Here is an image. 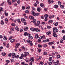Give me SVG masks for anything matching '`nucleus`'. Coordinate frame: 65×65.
I'll use <instances>...</instances> for the list:
<instances>
[{
	"label": "nucleus",
	"mask_w": 65,
	"mask_h": 65,
	"mask_svg": "<svg viewBox=\"0 0 65 65\" xmlns=\"http://www.w3.org/2000/svg\"><path fill=\"white\" fill-rule=\"evenodd\" d=\"M30 29L31 31H32V32H34V31L40 32V30L39 29H38L36 28H31Z\"/></svg>",
	"instance_id": "nucleus-1"
},
{
	"label": "nucleus",
	"mask_w": 65,
	"mask_h": 65,
	"mask_svg": "<svg viewBox=\"0 0 65 65\" xmlns=\"http://www.w3.org/2000/svg\"><path fill=\"white\" fill-rule=\"evenodd\" d=\"M53 33H56L58 32V29H57V27H54L53 28Z\"/></svg>",
	"instance_id": "nucleus-2"
},
{
	"label": "nucleus",
	"mask_w": 65,
	"mask_h": 65,
	"mask_svg": "<svg viewBox=\"0 0 65 65\" xmlns=\"http://www.w3.org/2000/svg\"><path fill=\"white\" fill-rule=\"evenodd\" d=\"M12 58L14 59L15 58V53H12Z\"/></svg>",
	"instance_id": "nucleus-3"
},
{
	"label": "nucleus",
	"mask_w": 65,
	"mask_h": 65,
	"mask_svg": "<svg viewBox=\"0 0 65 65\" xmlns=\"http://www.w3.org/2000/svg\"><path fill=\"white\" fill-rule=\"evenodd\" d=\"M31 13L33 15L35 16V12H34V11H31Z\"/></svg>",
	"instance_id": "nucleus-4"
},
{
	"label": "nucleus",
	"mask_w": 65,
	"mask_h": 65,
	"mask_svg": "<svg viewBox=\"0 0 65 65\" xmlns=\"http://www.w3.org/2000/svg\"><path fill=\"white\" fill-rule=\"evenodd\" d=\"M53 36H54V37H57L58 36V35H57L56 34L55 32H53Z\"/></svg>",
	"instance_id": "nucleus-5"
},
{
	"label": "nucleus",
	"mask_w": 65,
	"mask_h": 65,
	"mask_svg": "<svg viewBox=\"0 0 65 65\" xmlns=\"http://www.w3.org/2000/svg\"><path fill=\"white\" fill-rule=\"evenodd\" d=\"M21 21L22 23H24L26 21V20L24 18H22L21 19Z\"/></svg>",
	"instance_id": "nucleus-6"
},
{
	"label": "nucleus",
	"mask_w": 65,
	"mask_h": 65,
	"mask_svg": "<svg viewBox=\"0 0 65 65\" xmlns=\"http://www.w3.org/2000/svg\"><path fill=\"white\" fill-rule=\"evenodd\" d=\"M30 61L31 62H33L34 61V57H32L31 59H30Z\"/></svg>",
	"instance_id": "nucleus-7"
},
{
	"label": "nucleus",
	"mask_w": 65,
	"mask_h": 65,
	"mask_svg": "<svg viewBox=\"0 0 65 65\" xmlns=\"http://www.w3.org/2000/svg\"><path fill=\"white\" fill-rule=\"evenodd\" d=\"M53 24L55 26H58V22H56V23H54Z\"/></svg>",
	"instance_id": "nucleus-8"
},
{
	"label": "nucleus",
	"mask_w": 65,
	"mask_h": 65,
	"mask_svg": "<svg viewBox=\"0 0 65 65\" xmlns=\"http://www.w3.org/2000/svg\"><path fill=\"white\" fill-rule=\"evenodd\" d=\"M51 33H52V32L51 31H48L46 32V34L47 35H50Z\"/></svg>",
	"instance_id": "nucleus-9"
},
{
	"label": "nucleus",
	"mask_w": 65,
	"mask_h": 65,
	"mask_svg": "<svg viewBox=\"0 0 65 65\" xmlns=\"http://www.w3.org/2000/svg\"><path fill=\"white\" fill-rule=\"evenodd\" d=\"M40 6H41V7H44V5L42 3H41Z\"/></svg>",
	"instance_id": "nucleus-10"
},
{
	"label": "nucleus",
	"mask_w": 65,
	"mask_h": 65,
	"mask_svg": "<svg viewBox=\"0 0 65 65\" xmlns=\"http://www.w3.org/2000/svg\"><path fill=\"white\" fill-rule=\"evenodd\" d=\"M28 27H26L24 28V31H27L28 30Z\"/></svg>",
	"instance_id": "nucleus-11"
},
{
	"label": "nucleus",
	"mask_w": 65,
	"mask_h": 65,
	"mask_svg": "<svg viewBox=\"0 0 65 65\" xmlns=\"http://www.w3.org/2000/svg\"><path fill=\"white\" fill-rule=\"evenodd\" d=\"M23 53L21 55V57H19V59H22V58H23Z\"/></svg>",
	"instance_id": "nucleus-12"
},
{
	"label": "nucleus",
	"mask_w": 65,
	"mask_h": 65,
	"mask_svg": "<svg viewBox=\"0 0 65 65\" xmlns=\"http://www.w3.org/2000/svg\"><path fill=\"white\" fill-rule=\"evenodd\" d=\"M14 41H15V40L13 39H12L10 40V42L11 43H13Z\"/></svg>",
	"instance_id": "nucleus-13"
},
{
	"label": "nucleus",
	"mask_w": 65,
	"mask_h": 65,
	"mask_svg": "<svg viewBox=\"0 0 65 65\" xmlns=\"http://www.w3.org/2000/svg\"><path fill=\"white\" fill-rule=\"evenodd\" d=\"M15 30H16L17 31H19V30H20L19 29V28L18 27V26L16 27L15 28Z\"/></svg>",
	"instance_id": "nucleus-14"
},
{
	"label": "nucleus",
	"mask_w": 65,
	"mask_h": 65,
	"mask_svg": "<svg viewBox=\"0 0 65 65\" xmlns=\"http://www.w3.org/2000/svg\"><path fill=\"white\" fill-rule=\"evenodd\" d=\"M8 3L10 5L11 4V2L10 0H8Z\"/></svg>",
	"instance_id": "nucleus-15"
},
{
	"label": "nucleus",
	"mask_w": 65,
	"mask_h": 65,
	"mask_svg": "<svg viewBox=\"0 0 65 65\" xmlns=\"http://www.w3.org/2000/svg\"><path fill=\"white\" fill-rule=\"evenodd\" d=\"M24 54H26V56L27 55L28 56H29V53L28 52H24Z\"/></svg>",
	"instance_id": "nucleus-16"
},
{
	"label": "nucleus",
	"mask_w": 65,
	"mask_h": 65,
	"mask_svg": "<svg viewBox=\"0 0 65 65\" xmlns=\"http://www.w3.org/2000/svg\"><path fill=\"white\" fill-rule=\"evenodd\" d=\"M37 10L39 12H40V10H41V9H40V8H38L37 9Z\"/></svg>",
	"instance_id": "nucleus-17"
},
{
	"label": "nucleus",
	"mask_w": 65,
	"mask_h": 65,
	"mask_svg": "<svg viewBox=\"0 0 65 65\" xmlns=\"http://www.w3.org/2000/svg\"><path fill=\"white\" fill-rule=\"evenodd\" d=\"M35 37L36 38H39V37L38 36V35L37 34L35 36Z\"/></svg>",
	"instance_id": "nucleus-18"
},
{
	"label": "nucleus",
	"mask_w": 65,
	"mask_h": 65,
	"mask_svg": "<svg viewBox=\"0 0 65 65\" xmlns=\"http://www.w3.org/2000/svg\"><path fill=\"white\" fill-rule=\"evenodd\" d=\"M27 42H28V43H32V41L30 40H27Z\"/></svg>",
	"instance_id": "nucleus-19"
},
{
	"label": "nucleus",
	"mask_w": 65,
	"mask_h": 65,
	"mask_svg": "<svg viewBox=\"0 0 65 65\" xmlns=\"http://www.w3.org/2000/svg\"><path fill=\"white\" fill-rule=\"evenodd\" d=\"M4 38H3L4 40H7V38L6 37V36H4Z\"/></svg>",
	"instance_id": "nucleus-20"
},
{
	"label": "nucleus",
	"mask_w": 65,
	"mask_h": 65,
	"mask_svg": "<svg viewBox=\"0 0 65 65\" xmlns=\"http://www.w3.org/2000/svg\"><path fill=\"white\" fill-rule=\"evenodd\" d=\"M48 15L47 14H45L44 15V17L45 18H47V17H48Z\"/></svg>",
	"instance_id": "nucleus-21"
},
{
	"label": "nucleus",
	"mask_w": 65,
	"mask_h": 65,
	"mask_svg": "<svg viewBox=\"0 0 65 65\" xmlns=\"http://www.w3.org/2000/svg\"><path fill=\"white\" fill-rule=\"evenodd\" d=\"M22 49L24 50H25V51H27V48L24 47L23 46L22 47Z\"/></svg>",
	"instance_id": "nucleus-22"
},
{
	"label": "nucleus",
	"mask_w": 65,
	"mask_h": 65,
	"mask_svg": "<svg viewBox=\"0 0 65 65\" xmlns=\"http://www.w3.org/2000/svg\"><path fill=\"white\" fill-rule=\"evenodd\" d=\"M2 56H5V55H6V53H2Z\"/></svg>",
	"instance_id": "nucleus-23"
},
{
	"label": "nucleus",
	"mask_w": 65,
	"mask_h": 65,
	"mask_svg": "<svg viewBox=\"0 0 65 65\" xmlns=\"http://www.w3.org/2000/svg\"><path fill=\"white\" fill-rule=\"evenodd\" d=\"M1 23L2 24V25H4V22H3V20H1Z\"/></svg>",
	"instance_id": "nucleus-24"
},
{
	"label": "nucleus",
	"mask_w": 65,
	"mask_h": 65,
	"mask_svg": "<svg viewBox=\"0 0 65 65\" xmlns=\"http://www.w3.org/2000/svg\"><path fill=\"white\" fill-rule=\"evenodd\" d=\"M46 27L47 28H48V29H51V28H52L51 26H50L47 25Z\"/></svg>",
	"instance_id": "nucleus-25"
},
{
	"label": "nucleus",
	"mask_w": 65,
	"mask_h": 65,
	"mask_svg": "<svg viewBox=\"0 0 65 65\" xmlns=\"http://www.w3.org/2000/svg\"><path fill=\"white\" fill-rule=\"evenodd\" d=\"M39 27L42 30H43V27H42L41 25Z\"/></svg>",
	"instance_id": "nucleus-26"
},
{
	"label": "nucleus",
	"mask_w": 65,
	"mask_h": 65,
	"mask_svg": "<svg viewBox=\"0 0 65 65\" xmlns=\"http://www.w3.org/2000/svg\"><path fill=\"white\" fill-rule=\"evenodd\" d=\"M29 39H32L33 38V37H32V36H30L29 37Z\"/></svg>",
	"instance_id": "nucleus-27"
},
{
	"label": "nucleus",
	"mask_w": 65,
	"mask_h": 65,
	"mask_svg": "<svg viewBox=\"0 0 65 65\" xmlns=\"http://www.w3.org/2000/svg\"><path fill=\"white\" fill-rule=\"evenodd\" d=\"M58 7V6L57 5H55L54 6V7L55 8H57Z\"/></svg>",
	"instance_id": "nucleus-28"
},
{
	"label": "nucleus",
	"mask_w": 65,
	"mask_h": 65,
	"mask_svg": "<svg viewBox=\"0 0 65 65\" xmlns=\"http://www.w3.org/2000/svg\"><path fill=\"white\" fill-rule=\"evenodd\" d=\"M24 54H24L23 55V57H26L27 56V54H26V53H24Z\"/></svg>",
	"instance_id": "nucleus-29"
},
{
	"label": "nucleus",
	"mask_w": 65,
	"mask_h": 65,
	"mask_svg": "<svg viewBox=\"0 0 65 65\" xmlns=\"http://www.w3.org/2000/svg\"><path fill=\"white\" fill-rule=\"evenodd\" d=\"M59 64V63H58V62H55L54 63V65H58Z\"/></svg>",
	"instance_id": "nucleus-30"
},
{
	"label": "nucleus",
	"mask_w": 65,
	"mask_h": 65,
	"mask_svg": "<svg viewBox=\"0 0 65 65\" xmlns=\"http://www.w3.org/2000/svg\"><path fill=\"white\" fill-rule=\"evenodd\" d=\"M58 4L59 5H61V3L60 1H59L58 3Z\"/></svg>",
	"instance_id": "nucleus-31"
},
{
	"label": "nucleus",
	"mask_w": 65,
	"mask_h": 65,
	"mask_svg": "<svg viewBox=\"0 0 65 65\" xmlns=\"http://www.w3.org/2000/svg\"><path fill=\"white\" fill-rule=\"evenodd\" d=\"M60 42L61 43H62L63 42V40H60Z\"/></svg>",
	"instance_id": "nucleus-32"
},
{
	"label": "nucleus",
	"mask_w": 65,
	"mask_h": 65,
	"mask_svg": "<svg viewBox=\"0 0 65 65\" xmlns=\"http://www.w3.org/2000/svg\"><path fill=\"white\" fill-rule=\"evenodd\" d=\"M38 46L39 47H42V45H41L40 44H38Z\"/></svg>",
	"instance_id": "nucleus-33"
},
{
	"label": "nucleus",
	"mask_w": 65,
	"mask_h": 65,
	"mask_svg": "<svg viewBox=\"0 0 65 65\" xmlns=\"http://www.w3.org/2000/svg\"><path fill=\"white\" fill-rule=\"evenodd\" d=\"M1 11H4V9L3 8H2V7H1Z\"/></svg>",
	"instance_id": "nucleus-34"
},
{
	"label": "nucleus",
	"mask_w": 65,
	"mask_h": 65,
	"mask_svg": "<svg viewBox=\"0 0 65 65\" xmlns=\"http://www.w3.org/2000/svg\"><path fill=\"white\" fill-rule=\"evenodd\" d=\"M34 21H33V23H36V20L35 19H34Z\"/></svg>",
	"instance_id": "nucleus-35"
},
{
	"label": "nucleus",
	"mask_w": 65,
	"mask_h": 65,
	"mask_svg": "<svg viewBox=\"0 0 65 65\" xmlns=\"http://www.w3.org/2000/svg\"><path fill=\"white\" fill-rule=\"evenodd\" d=\"M28 34V33L27 32H25L24 33V35L25 36H27Z\"/></svg>",
	"instance_id": "nucleus-36"
},
{
	"label": "nucleus",
	"mask_w": 65,
	"mask_h": 65,
	"mask_svg": "<svg viewBox=\"0 0 65 65\" xmlns=\"http://www.w3.org/2000/svg\"><path fill=\"white\" fill-rule=\"evenodd\" d=\"M57 58H60L61 57V56H60L59 55H57Z\"/></svg>",
	"instance_id": "nucleus-37"
},
{
	"label": "nucleus",
	"mask_w": 65,
	"mask_h": 65,
	"mask_svg": "<svg viewBox=\"0 0 65 65\" xmlns=\"http://www.w3.org/2000/svg\"><path fill=\"white\" fill-rule=\"evenodd\" d=\"M26 8L27 9H29L30 8V6L26 7Z\"/></svg>",
	"instance_id": "nucleus-38"
},
{
	"label": "nucleus",
	"mask_w": 65,
	"mask_h": 65,
	"mask_svg": "<svg viewBox=\"0 0 65 65\" xmlns=\"http://www.w3.org/2000/svg\"><path fill=\"white\" fill-rule=\"evenodd\" d=\"M11 25L12 26H15V24L14 23H13L11 24Z\"/></svg>",
	"instance_id": "nucleus-39"
},
{
	"label": "nucleus",
	"mask_w": 65,
	"mask_h": 65,
	"mask_svg": "<svg viewBox=\"0 0 65 65\" xmlns=\"http://www.w3.org/2000/svg\"><path fill=\"white\" fill-rule=\"evenodd\" d=\"M42 38H43V39H45V36H42Z\"/></svg>",
	"instance_id": "nucleus-40"
},
{
	"label": "nucleus",
	"mask_w": 65,
	"mask_h": 65,
	"mask_svg": "<svg viewBox=\"0 0 65 65\" xmlns=\"http://www.w3.org/2000/svg\"><path fill=\"white\" fill-rule=\"evenodd\" d=\"M25 12L27 13H29V11L28 10H26L25 11Z\"/></svg>",
	"instance_id": "nucleus-41"
},
{
	"label": "nucleus",
	"mask_w": 65,
	"mask_h": 65,
	"mask_svg": "<svg viewBox=\"0 0 65 65\" xmlns=\"http://www.w3.org/2000/svg\"><path fill=\"white\" fill-rule=\"evenodd\" d=\"M22 8L23 10H24L25 9V7L24 6H22Z\"/></svg>",
	"instance_id": "nucleus-42"
},
{
	"label": "nucleus",
	"mask_w": 65,
	"mask_h": 65,
	"mask_svg": "<svg viewBox=\"0 0 65 65\" xmlns=\"http://www.w3.org/2000/svg\"><path fill=\"white\" fill-rule=\"evenodd\" d=\"M49 45H52V42H50L48 43Z\"/></svg>",
	"instance_id": "nucleus-43"
},
{
	"label": "nucleus",
	"mask_w": 65,
	"mask_h": 65,
	"mask_svg": "<svg viewBox=\"0 0 65 65\" xmlns=\"http://www.w3.org/2000/svg\"><path fill=\"white\" fill-rule=\"evenodd\" d=\"M11 31H14V28H11Z\"/></svg>",
	"instance_id": "nucleus-44"
},
{
	"label": "nucleus",
	"mask_w": 65,
	"mask_h": 65,
	"mask_svg": "<svg viewBox=\"0 0 65 65\" xmlns=\"http://www.w3.org/2000/svg\"><path fill=\"white\" fill-rule=\"evenodd\" d=\"M35 26H39V24H35Z\"/></svg>",
	"instance_id": "nucleus-45"
},
{
	"label": "nucleus",
	"mask_w": 65,
	"mask_h": 65,
	"mask_svg": "<svg viewBox=\"0 0 65 65\" xmlns=\"http://www.w3.org/2000/svg\"><path fill=\"white\" fill-rule=\"evenodd\" d=\"M27 35L29 37L31 36V35L29 34V33H28V34H27Z\"/></svg>",
	"instance_id": "nucleus-46"
},
{
	"label": "nucleus",
	"mask_w": 65,
	"mask_h": 65,
	"mask_svg": "<svg viewBox=\"0 0 65 65\" xmlns=\"http://www.w3.org/2000/svg\"><path fill=\"white\" fill-rule=\"evenodd\" d=\"M17 21L18 22V23H21V21H20V20L19 19H18Z\"/></svg>",
	"instance_id": "nucleus-47"
},
{
	"label": "nucleus",
	"mask_w": 65,
	"mask_h": 65,
	"mask_svg": "<svg viewBox=\"0 0 65 65\" xmlns=\"http://www.w3.org/2000/svg\"><path fill=\"white\" fill-rule=\"evenodd\" d=\"M60 7L61 8H64V6L62 5H60Z\"/></svg>",
	"instance_id": "nucleus-48"
},
{
	"label": "nucleus",
	"mask_w": 65,
	"mask_h": 65,
	"mask_svg": "<svg viewBox=\"0 0 65 65\" xmlns=\"http://www.w3.org/2000/svg\"><path fill=\"white\" fill-rule=\"evenodd\" d=\"M6 62H7L8 63H9L10 62V61L8 60H6Z\"/></svg>",
	"instance_id": "nucleus-49"
},
{
	"label": "nucleus",
	"mask_w": 65,
	"mask_h": 65,
	"mask_svg": "<svg viewBox=\"0 0 65 65\" xmlns=\"http://www.w3.org/2000/svg\"><path fill=\"white\" fill-rule=\"evenodd\" d=\"M52 23L53 22V21L52 20H50L49 21V22H48V23Z\"/></svg>",
	"instance_id": "nucleus-50"
},
{
	"label": "nucleus",
	"mask_w": 65,
	"mask_h": 65,
	"mask_svg": "<svg viewBox=\"0 0 65 65\" xmlns=\"http://www.w3.org/2000/svg\"><path fill=\"white\" fill-rule=\"evenodd\" d=\"M43 54L44 55H46L47 54V53L46 52H44L43 53Z\"/></svg>",
	"instance_id": "nucleus-51"
},
{
	"label": "nucleus",
	"mask_w": 65,
	"mask_h": 65,
	"mask_svg": "<svg viewBox=\"0 0 65 65\" xmlns=\"http://www.w3.org/2000/svg\"><path fill=\"white\" fill-rule=\"evenodd\" d=\"M4 18V16L3 15L1 17V19H3Z\"/></svg>",
	"instance_id": "nucleus-52"
},
{
	"label": "nucleus",
	"mask_w": 65,
	"mask_h": 65,
	"mask_svg": "<svg viewBox=\"0 0 65 65\" xmlns=\"http://www.w3.org/2000/svg\"><path fill=\"white\" fill-rule=\"evenodd\" d=\"M62 39L64 40H65V36H63V37Z\"/></svg>",
	"instance_id": "nucleus-53"
},
{
	"label": "nucleus",
	"mask_w": 65,
	"mask_h": 65,
	"mask_svg": "<svg viewBox=\"0 0 65 65\" xmlns=\"http://www.w3.org/2000/svg\"><path fill=\"white\" fill-rule=\"evenodd\" d=\"M15 58H19V55H17V56H15Z\"/></svg>",
	"instance_id": "nucleus-54"
},
{
	"label": "nucleus",
	"mask_w": 65,
	"mask_h": 65,
	"mask_svg": "<svg viewBox=\"0 0 65 65\" xmlns=\"http://www.w3.org/2000/svg\"><path fill=\"white\" fill-rule=\"evenodd\" d=\"M12 38V37L11 36L10 37L9 39V40H10Z\"/></svg>",
	"instance_id": "nucleus-55"
},
{
	"label": "nucleus",
	"mask_w": 65,
	"mask_h": 65,
	"mask_svg": "<svg viewBox=\"0 0 65 65\" xmlns=\"http://www.w3.org/2000/svg\"><path fill=\"white\" fill-rule=\"evenodd\" d=\"M24 18L25 19H28V17H27L26 16H24Z\"/></svg>",
	"instance_id": "nucleus-56"
},
{
	"label": "nucleus",
	"mask_w": 65,
	"mask_h": 65,
	"mask_svg": "<svg viewBox=\"0 0 65 65\" xmlns=\"http://www.w3.org/2000/svg\"><path fill=\"white\" fill-rule=\"evenodd\" d=\"M38 42H41V40H40V39H38Z\"/></svg>",
	"instance_id": "nucleus-57"
},
{
	"label": "nucleus",
	"mask_w": 65,
	"mask_h": 65,
	"mask_svg": "<svg viewBox=\"0 0 65 65\" xmlns=\"http://www.w3.org/2000/svg\"><path fill=\"white\" fill-rule=\"evenodd\" d=\"M41 23L42 24V25H45V23L44 22H42Z\"/></svg>",
	"instance_id": "nucleus-58"
},
{
	"label": "nucleus",
	"mask_w": 65,
	"mask_h": 65,
	"mask_svg": "<svg viewBox=\"0 0 65 65\" xmlns=\"http://www.w3.org/2000/svg\"><path fill=\"white\" fill-rule=\"evenodd\" d=\"M11 63H12V62H14V59H11Z\"/></svg>",
	"instance_id": "nucleus-59"
},
{
	"label": "nucleus",
	"mask_w": 65,
	"mask_h": 65,
	"mask_svg": "<svg viewBox=\"0 0 65 65\" xmlns=\"http://www.w3.org/2000/svg\"><path fill=\"white\" fill-rule=\"evenodd\" d=\"M5 21H6L7 22H8V20L6 18V19L5 20Z\"/></svg>",
	"instance_id": "nucleus-60"
},
{
	"label": "nucleus",
	"mask_w": 65,
	"mask_h": 65,
	"mask_svg": "<svg viewBox=\"0 0 65 65\" xmlns=\"http://www.w3.org/2000/svg\"><path fill=\"white\" fill-rule=\"evenodd\" d=\"M47 18H45V19H44V21H47Z\"/></svg>",
	"instance_id": "nucleus-61"
},
{
	"label": "nucleus",
	"mask_w": 65,
	"mask_h": 65,
	"mask_svg": "<svg viewBox=\"0 0 65 65\" xmlns=\"http://www.w3.org/2000/svg\"><path fill=\"white\" fill-rule=\"evenodd\" d=\"M39 14V13H37L36 14L35 13V15H37V16Z\"/></svg>",
	"instance_id": "nucleus-62"
},
{
	"label": "nucleus",
	"mask_w": 65,
	"mask_h": 65,
	"mask_svg": "<svg viewBox=\"0 0 65 65\" xmlns=\"http://www.w3.org/2000/svg\"><path fill=\"white\" fill-rule=\"evenodd\" d=\"M48 64H49V65H52V64H53V63H52V62H50L49 63H48Z\"/></svg>",
	"instance_id": "nucleus-63"
},
{
	"label": "nucleus",
	"mask_w": 65,
	"mask_h": 65,
	"mask_svg": "<svg viewBox=\"0 0 65 65\" xmlns=\"http://www.w3.org/2000/svg\"><path fill=\"white\" fill-rule=\"evenodd\" d=\"M40 64H41V65H43V62H42V61H41L40 62Z\"/></svg>",
	"instance_id": "nucleus-64"
}]
</instances>
